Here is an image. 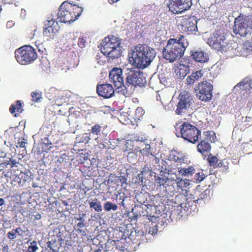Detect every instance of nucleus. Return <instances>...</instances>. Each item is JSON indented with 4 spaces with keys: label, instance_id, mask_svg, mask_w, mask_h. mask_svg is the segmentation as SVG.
Wrapping results in <instances>:
<instances>
[{
    "label": "nucleus",
    "instance_id": "nucleus-11",
    "mask_svg": "<svg viewBox=\"0 0 252 252\" xmlns=\"http://www.w3.org/2000/svg\"><path fill=\"white\" fill-rule=\"evenodd\" d=\"M146 84V79L143 72L130 69L126 74V87H143Z\"/></svg>",
    "mask_w": 252,
    "mask_h": 252
},
{
    "label": "nucleus",
    "instance_id": "nucleus-12",
    "mask_svg": "<svg viewBox=\"0 0 252 252\" xmlns=\"http://www.w3.org/2000/svg\"><path fill=\"white\" fill-rule=\"evenodd\" d=\"M179 102L177 105L175 111L178 115H181L185 113L191 106L192 101V96L188 92L186 91L180 93L179 97Z\"/></svg>",
    "mask_w": 252,
    "mask_h": 252
},
{
    "label": "nucleus",
    "instance_id": "nucleus-36",
    "mask_svg": "<svg viewBox=\"0 0 252 252\" xmlns=\"http://www.w3.org/2000/svg\"><path fill=\"white\" fill-rule=\"evenodd\" d=\"M207 160L209 165L211 166H215L218 162V159L216 156H213L212 154H209L207 158Z\"/></svg>",
    "mask_w": 252,
    "mask_h": 252
},
{
    "label": "nucleus",
    "instance_id": "nucleus-27",
    "mask_svg": "<svg viewBox=\"0 0 252 252\" xmlns=\"http://www.w3.org/2000/svg\"><path fill=\"white\" fill-rule=\"evenodd\" d=\"M140 152L143 156H155V153L151 150V146L149 144L146 145L145 148L141 150Z\"/></svg>",
    "mask_w": 252,
    "mask_h": 252
},
{
    "label": "nucleus",
    "instance_id": "nucleus-33",
    "mask_svg": "<svg viewBox=\"0 0 252 252\" xmlns=\"http://www.w3.org/2000/svg\"><path fill=\"white\" fill-rule=\"evenodd\" d=\"M217 167L221 168L223 171L227 172L229 168V162L226 159L221 160L217 164Z\"/></svg>",
    "mask_w": 252,
    "mask_h": 252
},
{
    "label": "nucleus",
    "instance_id": "nucleus-47",
    "mask_svg": "<svg viewBox=\"0 0 252 252\" xmlns=\"http://www.w3.org/2000/svg\"><path fill=\"white\" fill-rule=\"evenodd\" d=\"M11 171H12L11 170H7L6 171H3L2 175L6 179L11 178L12 175Z\"/></svg>",
    "mask_w": 252,
    "mask_h": 252
},
{
    "label": "nucleus",
    "instance_id": "nucleus-62",
    "mask_svg": "<svg viewBox=\"0 0 252 252\" xmlns=\"http://www.w3.org/2000/svg\"><path fill=\"white\" fill-rule=\"evenodd\" d=\"M54 232H59V234L61 233L60 231V229H59L58 228H55L54 229Z\"/></svg>",
    "mask_w": 252,
    "mask_h": 252
},
{
    "label": "nucleus",
    "instance_id": "nucleus-45",
    "mask_svg": "<svg viewBox=\"0 0 252 252\" xmlns=\"http://www.w3.org/2000/svg\"><path fill=\"white\" fill-rule=\"evenodd\" d=\"M85 222H79L76 225V227L77 228V231L80 233H82L83 230L81 228H83L85 226Z\"/></svg>",
    "mask_w": 252,
    "mask_h": 252
},
{
    "label": "nucleus",
    "instance_id": "nucleus-40",
    "mask_svg": "<svg viewBox=\"0 0 252 252\" xmlns=\"http://www.w3.org/2000/svg\"><path fill=\"white\" fill-rule=\"evenodd\" d=\"M38 249L37 246V242L35 241H33L30 243V245L28 247V251L29 252H35Z\"/></svg>",
    "mask_w": 252,
    "mask_h": 252
},
{
    "label": "nucleus",
    "instance_id": "nucleus-38",
    "mask_svg": "<svg viewBox=\"0 0 252 252\" xmlns=\"http://www.w3.org/2000/svg\"><path fill=\"white\" fill-rule=\"evenodd\" d=\"M101 126L98 124H95L91 127V132L93 134L98 135L100 134Z\"/></svg>",
    "mask_w": 252,
    "mask_h": 252
},
{
    "label": "nucleus",
    "instance_id": "nucleus-2",
    "mask_svg": "<svg viewBox=\"0 0 252 252\" xmlns=\"http://www.w3.org/2000/svg\"><path fill=\"white\" fill-rule=\"evenodd\" d=\"M156 55L154 48L146 44H138L132 53L133 64L138 68H145L151 63Z\"/></svg>",
    "mask_w": 252,
    "mask_h": 252
},
{
    "label": "nucleus",
    "instance_id": "nucleus-32",
    "mask_svg": "<svg viewBox=\"0 0 252 252\" xmlns=\"http://www.w3.org/2000/svg\"><path fill=\"white\" fill-rule=\"evenodd\" d=\"M32 101L34 102H40L42 99V93L40 92H32L31 93Z\"/></svg>",
    "mask_w": 252,
    "mask_h": 252
},
{
    "label": "nucleus",
    "instance_id": "nucleus-61",
    "mask_svg": "<svg viewBox=\"0 0 252 252\" xmlns=\"http://www.w3.org/2000/svg\"><path fill=\"white\" fill-rule=\"evenodd\" d=\"M120 205L124 207H125V204L124 203V199H123L122 201L120 203Z\"/></svg>",
    "mask_w": 252,
    "mask_h": 252
},
{
    "label": "nucleus",
    "instance_id": "nucleus-57",
    "mask_svg": "<svg viewBox=\"0 0 252 252\" xmlns=\"http://www.w3.org/2000/svg\"><path fill=\"white\" fill-rule=\"evenodd\" d=\"M116 177L115 174H110L109 176V179L115 178Z\"/></svg>",
    "mask_w": 252,
    "mask_h": 252
},
{
    "label": "nucleus",
    "instance_id": "nucleus-49",
    "mask_svg": "<svg viewBox=\"0 0 252 252\" xmlns=\"http://www.w3.org/2000/svg\"><path fill=\"white\" fill-rule=\"evenodd\" d=\"M85 214H80L79 217L75 218V219L79 221V222H85V220L84 219V217H85Z\"/></svg>",
    "mask_w": 252,
    "mask_h": 252
},
{
    "label": "nucleus",
    "instance_id": "nucleus-5",
    "mask_svg": "<svg viewBox=\"0 0 252 252\" xmlns=\"http://www.w3.org/2000/svg\"><path fill=\"white\" fill-rule=\"evenodd\" d=\"M176 131V135L178 137H181L192 144H195L198 141L201 134L200 130L188 122L183 123Z\"/></svg>",
    "mask_w": 252,
    "mask_h": 252
},
{
    "label": "nucleus",
    "instance_id": "nucleus-52",
    "mask_svg": "<svg viewBox=\"0 0 252 252\" xmlns=\"http://www.w3.org/2000/svg\"><path fill=\"white\" fill-rule=\"evenodd\" d=\"M44 145H45V146L46 147H47V148H45V149H44V151H45V152H47V151H49V150H50V149H51V148H52V147H51V146H50L49 147H48V146H49V145H51V142H50V143H46V144H45H45H44Z\"/></svg>",
    "mask_w": 252,
    "mask_h": 252
},
{
    "label": "nucleus",
    "instance_id": "nucleus-39",
    "mask_svg": "<svg viewBox=\"0 0 252 252\" xmlns=\"http://www.w3.org/2000/svg\"><path fill=\"white\" fill-rule=\"evenodd\" d=\"M205 178V176L202 171L198 172L195 174L194 179L196 182L200 183Z\"/></svg>",
    "mask_w": 252,
    "mask_h": 252
},
{
    "label": "nucleus",
    "instance_id": "nucleus-26",
    "mask_svg": "<svg viewBox=\"0 0 252 252\" xmlns=\"http://www.w3.org/2000/svg\"><path fill=\"white\" fill-rule=\"evenodd\" d=\"M90 208H93L96 212H101L102 211V207L101 203L97 200V199L93 200L92 202L89 203Z\"/></svg>",
    "mask_w": 252,
    "mask_h": 252
},
{
    "label": "nucleus",
    "instance_id": "nucleus-29",
    "mask_svg": "<svg viewBox=\"0 0 252 252\" xmlns=\"http://www.w3.org/2000/svg\"><path fill=\"white\" fill-rule=\"evenodd\" d=\"M210 190L208 189H206L205 190H204L203 192H202L200 195L199 198H198L197 199H195L194 197H193V202H196L199 200L201 199H207L210 198Z\"/></svg>",
    "mask_w": 252,
    "mask_h": 252
},
{
    "label": "nucleus",
    "instance_id": "nucleus-55",
    "mask_svg": "<svg viewBox=\"0 0 252 252\" xmlns=\"http://www.w3.org/2000/svg\"><path fill=\"white\" fill-rule=\"evenodd\" d=\"M14 181L15 182H17L18 183H21V179L19 177H17V176H16L15 178L14 179Z\"/></svg>",
    "mask_w": 252,
    "mask_h": 252
},
{
    "label": "nucleus",
    "instance_id": "nucleus-44",
    "mask_svg": "<svg viewBox=\"0 0 252 252\" xmlns=\"http://www.w3.org/2000/svg\"><path fill=\"white\" fill-rule=\"evenodd\" d=\"M85 43L86 41L83 37H79L78 42V45L79 47L82 48L85 47Z\"/></svg>",
    "mask_w": 252,
    "mask_h": 252
},
{
    "label": "nucleus",
    "instance_id": "nucleus-21",
    "mask_svg": "<svg viewBox=\"0 0 252 252\" xmlns=\"http://www.w3.org/2000/svg\"><path fill=\"white\" fill-rule=\"evenodd\" d=\"M9 111L14 117H17L19 114L23 111L21 101L17 100L14 103L12 104L9 108Z\"/></svg>",
    "mask_w": 252,
    "mask_h": 252
},
{
    "label": "nucleus",
    "instance_id": "nucleus-41",
    "mask_svg": "<svg viewBox=\"0 0 252 252\" xmlns=\"http://www.w3.org/2000/svg\"><path fill=\"white\" fill-rule=\"evenodd\" d=\"M243 48L250 51H252V42L249 41H246L243 43Z\"/></svg>",
    "mask_w": 252,
    "mask_h": 252
},
{
    "label": "nucleus",
    "instance_id": "nucleus-34",
    "mask_svg": "<svg viewBox=\"0 0 252 252\" xmlns=\"http://www.w3.org/2000/svg\"><path fill=\"white\" fill-rule=\"evenodd\" d=\"M103 207L105 211H110L111 210L116 211L117 210L118 206L115 204H113L111 202L108 201L104 204Z\"/></svg>",
    "mask_w": 252,
    "mask_h": 252
},
{
    "label": "nucleus",
    "instance_id": "nucleus-4",
    "mask_svg": "<svg viewBox=\"0 0 252 252\" xmlns=\"http://www.w3.org/2000/svg\"><path fill=\"white\" fill-rule=\"evenodd\" d=\"M121 39L113 35L105 37L101 43L102 53L112 59L120 57L122 54L120 49Z\"/></svg>",
    "mask_w": 252,
    "mask_h": 252
},
{
    "label": "nucleus",
    "instance_id": "nucleus-37",
    "mask_svg": "<svg viewBox=\"0 0 252 252\" xmlns=\"http://www.w3.org/2000/svg\"><path fill=\"white\" fill-rule=\"evenodd\" d=\"M248 77L244 78L241 82L237 84V86L240 87V89L243 90H249L250 88L248 87Z\"/></svg>",
    "mask_w": 252,
    "mask_h": 252
},
{
    "label": "nucleus",
    "instance_id": "nucleus-15",
    "mask_svg": "<svg viewBox=\"0 0 252 252\" xmlns=\"http://www.w3.org/2000/svg\"><path fill=\"white\" fill-rule=\"evenodd\" d=\"M96 92L98 95L104 98H109L113 96L115 91L111 84L105 83L97 85Z\"/></svg>",
    "mask_w": 252,
    "mask_h": 252
},
{
    "label": "nucleus",
    "instance_id": "nucleus-1",
    "mask_svg": "<svg viewBox=\"0 0 252 252\" xmlns=\"http://www.w3.org/2000/svg\"><path fill=\"white\" fill-rule=\"evenodd\" d=\"M189 45L188 39L183 35H179L176 38H170L162 50L163 56L165 60L173 63L183 56Z\"/></svg>",
    "mask_w": 252,
    "mask_h": 252
},
{
    "label": "nucleus",
    "instance_id": "nucleus-7",
    "mask_svg": "<svg viewBox=\"0 0 252 252\" xmlns=\"http://www.w3.org/2000/svg\"><path fill=\"white\" fill-rule=\"evenodd\" d=\"M109 80L110 82L113 83L116 90L118 93L125 96L126 97L130 96L132 93V91L128 90L125 86L124 79L123 76L122 69L118 67L113 68L109 72Z\"/></svg>",
    "mask_w": 252,
    "mask_h": 252
},
{
    "label": "nucleus",
    "instance_id": "nucleus-24",
    "mask_svg": "<svg viewBox=\"0 0 252 252\" xmlns=\"http://www.w3.org/2000/svg\"><path fill=\"white\" fill-rule=\"evenodd\" d=\"M195 171L194 167L192 166H189L187 168H179V174L182 176H192Z\"/></svg>",
    "mask_w": 252,
    "mask_h": 252
},
{
    "label": "nucleus",
    "instance_id": "nucleus-17",
    "mask_svg": "<svg viewBox=\"0 0 252 252\" xmlns=\"http://www.w3.org/2000/svg\"><path fill=\"white\" fill-rule=\"evenodd\" d=\"M190 57L196 62L204 63L209 60L207 53L201 50H191L190 52Z\"/></svg>",
    "mask_w": 252,
    "mask_h": 252
},
{
    "label": "nucleus",
    "instance_id": "nucleus-59",
    "mask_svg": "<svg viewBox=\"0 0 252 252\" xmlns=\"http://www.w3.org/2000/svg\"><path fill=\"white\" fill-rule=\"evenodd\" d=\"M161 169L162 170L164 171V172L165 173H166V172L169 171V170L168 169H167L166 167H165V168H164L163 166H161Z\"/></svg>",
    "mask_w": 252,
    "mask_h": 252
},
{
    "label": "nucleus",
    "instance_id": "nucleus-63",
    "mask_svg": "<svg viewBox=\"0 0 252 252\" xmlns=\"http://www.w3.org/2000/svg\"><path fill=\"white\" fill-rule=\"evenodd\" d=\"M119 0H109L110 2H117Z\"/></svg>",
    "mask_w": 252,
    "mask_h": 252
},
{
    "label": "nucleus",
    "instance_id": "nucleus-16",
    "mask_svg": "<svg viewBox=\"0 0 252 252\" xmlns=\"http://www.w3.org/2000/svg\"><path fill=\"white\" fill-rule=\"evenodd\" d=\"M167 6L169 11L175 14H181L189 9L178 0H169Z\"/></svg>",
    "mask_w": 252,
    "mask_h": 252
},
{
    "label": "nucleus",
    "instance_id": "nucleus-9",
    "mask_svg": "<svg viewBox=\"0 0 252 252\" xmlns=\"http://www.w3.org/2000/svg\"><path fill=\"white\" fill-rule=\"evenodd\" d=\"M234 32L241 36H246L252 32V20L247 16L240 15L235 18Z\"/></svg>",
    "mask_w": 252,
    "mask_h": 252
},
{
    "label": "nucleus",
    "instance_id": "nucleus-18",
    "mask_svg": "<svg viewBox=\"0 0 252 252\" xmlns=\"http://www.w3.org/2000/svg\"><path fill=\"white\" fill-rule=\"evenodd\" d=\"M198 141V143L197 146V151L202 155H208L211 150L210 144L205 139H200Z\"/></svg>",
    "mask_w": 252,
    "mask_h": 252
},
{
    "label": "nucleus",
    "instance_id": "nucleus-64",
    "mask_svg": "<svg viewBox=\"0 0 252 252\" xmlns=\"http://www.w3.org/2000/svg\"><path fill=\"white\" fill-rule=\"evenodd\" d=\"M138 217H139L138 215H134V217L135 218L134 219L136 220L138 218Z\"/></svg>",
    "mask_w": 252,
    "mask_h": 252
},
{
    "label": "nucleus",
    "instance_id": "nucleus-54",
    "mask_svg": "<svg viewBox=\"0 0 252 252\" xmlns=\"http://www.w3.org/2000/svg\"><path fill=\"white\" fill-rule=\"evenodd\" d=\"M19 147L20 148H24L25 147L26 142L24 141H22L21 142H19Z\"/></svg>",
    "mask_w": 252,
    "mask_h": 252
},
{
    "label": "nucleus",
    "instance_id": "nucleus-46",
    "mask_svg": "<svg viewBox=\"0 0 252 252\" xmlns=\"http://www.w3.org/2000/svg\"><path fill=\"white\" fill-rule=\"evenodd\" d=\"M8 161H9V165H10V167L11 168L13 167L14 166L17 167V164L19 163L18 162H17L16 159H13L12 158H10L9 159V160H8Z\"/></svg>",
    "mask_w": 252,
    "mask_h": 252
},
{
    "label": "nucleus",
    "instance_id": "nucleus-35",
    "mask_svg": "<svg viewBox=\"0 0 252 252\" xmlns=\"http://www.w3.org/2000/svg\"><path fill=\"white\" fill-rule=\"evenodd\" d=\"M242 128L244 129L248 128L251 125H252V117H242Z\"/></svg>",
    "mask_w": 252,
    "mask_h": 252
},
{
    "label": "nucleus",
    "instance_id": "nucleus-53",
    "mask_svg": "<svg viewBox=\"0 0 252 252\" xmlns=\"http://www.w3.org/2000/svg\"><path fill=\"white\" fill-rule=\"evenodd\" d=\"M248 80H248V83L249 84L248 87H249L250 89H252V79H251L250 78L248 77Z\"/></svg>",
    "mask_w": 252,
    "mask_h": 252
},
{
    "label": "nucleus",
    "instance_id": "nucleus-31",
    "mask_svg": "<svg viewBox=\"0 0 252 252\" xmlns=\"http://www.w3.org/2000/svg\"><path fill=\"white\" fill-rule=\"evenodd\" d=\"M204 135L205 136L207 141L209 140L211 142H215L216 139V133L213 131H206L204 132Z\"/></svg>",
    "mask_w": 252,
    "mask_h": 252
},
{
    "label": "nucleus",
    "instance_id": "nucleus-10",
    "mask_svg": "<svg viewBox=\"0 0 252 252\" xmlns=\"http://www.w3.org/2000/svg\"><path fill=\"white\" fill-rule=\"evenodd\" d=\"M213 85L207 81H201L194 88L196 97L204 102L210 101L213 97Z\"/></svg>",
    "mask_w": 252,
    "mask_h": 252
},
{
    "label": "nucleus",
    "instance_id": "nucleus-60",
    "mask_svg": "<svg viewBox=\"0 0 252 252\" xmlns=\"http://www.w3.org/2000/svg\"><path fill=\"white\" fill-rule=\"evenodd\" d=\"M35 217L36 220H39L41 218V215L39 214H37Z\"/></svg>",
    "mask_w": 252,
    "mask_h": 252
},
{
    "label": "nucleus",
    "instance_id": "nucleus-14",
    "mask_svg": "<svg viewBox=\"0 0 252 252\" xmlns=\"http://www.w3.org/2000/svg\"><path fill=\"white\" fill-rule=\"evenodd\" d=\"M180 26L181 30L188 34H195L197 31V21L191 17L183 18Z\"/></svg>",
    "mask_w": 252,
    "mask_h": 252
},
{
    "label": "nucleus",
    "instance_id": "nucleus-43",
    "mask_svg": "<svg viewBox=\"0 0 252 252\" xmlns=\"http://www.w3.org/2000/svg\"><path fill=\"white\" fill-rule=\"evenodd\" d=\"M149 167L146 166L143 167L142 170L138 174V178L142 179L144 174L146 173L148 174L149 172Z\"/></svg>",
    "mask_w": 252,
    "mask_h": 252
},
{
    "label": "nucleus",
    "instance_id": "nucleus-28",
    "mask_svg": "<svg viewBox=\"0 0 252 252\" xmlns=\"http://www.w3.org/2000/svg\"><path fill=\"white\" fill-rule=\"evenodd\" d=\"M145 113L144 109L141 107H138L135 111L133 119L135 121L140 120Z\"/></svg>",
    "mask_w": 252,
    "mask_h": 252
},
{
    "label": "nucleus",
    "instance_id": "nucleus-8",
    "mask_svg": "<svg viewBox=\"0 0 252 252\" xmlns=\"http://www.w3.org/2000/svg\"><path fill=\"white\" fill-rule=\"evenodd\" d=\"M15 58L21 64H30L37 58L35 50L30 45L23 46L15 51Z\"/></svg>",
    "mask_w": 252,
    "mask_h": 252
},
{
    "label": "nucleus",
    "instance_id": "nucleus-58",
    "mask_svg": "<svg viewBox=\"0 0 252 252\" xmlns=\"http://www.w3.org/2000/svg\"><path fill=\"white\" fill-rule=\"evenodd\" d=\"M4 204V200L3 198H0V206H2Z\"/></svg>",
    "mask_w": 252,
    "mask_h": 252
},
{
    "label": "nucleus",
    "instance_id": "nucleus-50",
    "mask_svg": "<svg viewBox=\"0 0 252 252\" xmlns=\"http://www.w3.org/2000/svg\"><path fill=\"white\" fill-rule=\"evenodd\" d=\"M118 180L122 184H126V179L125 176H120L118 177Z\"/></svg>",
    "mask_w": 252,
    "mask_h": 252
},
{
    "label": "nucleus",
    "instance_id": "nucleus-48",
    "mask_svg": "<svg viewBox=\"0 0 252 252\" xmlns=\"http://www.w3.org/2000/svg\"><path fill=\"white\" fill-rule=\"evenodd\" d=\"M9 161L6 160L0 163V171H1L3 168L7 167V165H9Z\"/></svg>",
    "mask_w": 252,
    "mask_h": 252
},
{
    "label": "nucleus",
    "instance_id": "nucleus-42",
    "mask_svg": "<svg viewBox=\"0 0 252 252\" xmlns=\"http://www.w3.org/2000/svg\"><path fill=\"white\" fill-rule=\"evenodd\" d=\"M7 237L10 240H13L17 237V233L13 229L11 231L7 233Z\"/></svg>",
    "mask_w": 252,
    "mask_h": 252
},
{
    "label": "nucleus",
    "instance_id": "nucleus-13",
    "mask_svg": "<svg viewBox=\"0 0 252 252\" xmlns=\"http://www.w3.org/2000/svg\"><path fill=\"white\" fill-rule=\"evenodd\" d=\"M59 29L60 26L57 21L53 19H48L44 21L43 34L45 36L53 39Z\"/></svg>",
    "mask_w": 252,
    "mask_h": 252
},
{
    "label": "nucleus",
    "instance_id": "nucleus-25",
    "mask_svg": "<svg viewBox=\"0 0 252 252\" xmlns=\"http://www.w3.org/2000/svg\"><path fill=\"white\" fill-rule=\"evenodd\" d=\"M175 181V185H177V188L181 189L182 190H183L184 188H187L190 185L189 180L187 179H181L180 178H177V180Z\"/></svg>",
    "mask_w": 252,
    "mask_h": 252
},
{
    "label": "nucleus",
    "instance_id": "nucleus-6",
    "mask_svg": "<svg viewBox=\"0 0 252 252\" xmlns=\"http://www.w3.org/2000/svg\"><path fill=\"white\" fill-rule=\"evenodd\" d=\"M208 44L213 48L221 52H233L235 43L229 42L223 33L214 32L208 39Z\"/></svg>",
    "mask_w": 252,
    "mask_h": 252
},
{
    "label": "nucleus",
    "instance_id": "nucleus-19",
    "mask_svg": "<svg viewBox=\"0 0 252 252\" xmlns=\"http://www.w3.org/2000/svg\"><path fill=\"white\" fill-rule=\"evenodd\" d=\"M204 71L202 69H200L192 72L190 75H189L186 78L187 85L190 86L200 80L203 76Z\"/></svg>",
    "mask_w": 252,
    "mask_h": 252
},
{
    "label": "nucleus",
    "instance_id": "nucleus-30",
    "mask_svg": "<svg viewBox=\"0 0 252 252\" xmlns=\"http://www.w3.org/2000/svg\"><path fill=\"white\" fill-rule=\"evenodd\" d=\"M158 231V228L157 224H154L153 223L151 225H147L146 229V232L152 235L157 234Z\"/></svg>",
    "mask_w": 252,
    "mask_h": 252
},
{
    "label": "nucleus",
    "instance_id": "nucleus-51",
    "mask_svg": "<svg viewBox=\"0 0 252 252\" xmlns=\"http://www.w3.org/2000/svg\"><path fill=\"white\" fill-rule=\"evenodd\" d=\"M14 231H15V232L18 234L19 236H21L22 235V233H20V232H22V230L21 229V228L20 227H17V228L16 229H13Z\"/></svg>",
    "mask_w": 252,
    "mask_h": 252
},
{
    "label": "nucleus",
    "instance_id": "nucleus-23",
    "mask_svg": "<svg viewBox=\"0 0 252 252\" xmlns=\"http://www.w3.org/2000/svg\"><path fill=\"white\" fill-rule=\"evenodd\" d=\"M156 180L158 181V182L157 183L158 186H163L165 188H170L171 186H173L174 185H175L176 182L175 180L168 178L164 179L158 177ZM168 189L170 190L171 191H173L170 188H169Z\"/></svg>",
    "mask_w": 252,
    "mask_h": 252
},
{
    "label": "nucleus",
    "instance_id": "nucleus-3",
    "mask_svg": "<svg viewBox=\"0 0 252 252\" xmlns=\"http://www.w3.org/2000/svg\"><path fill=\"white\" fill-rule=\"evenodd\" d=\"M82 11L81 7L64 1L60 6L58 19L61 23H70L75 21L81 15Z\"/></svg>",
    "mask_w": 252,
    "mask_h": 252
},
{
    "label": "nucleus",
    "instance_id": "nucleus-56",
    "mask_svg": "<svg viewBox=\"0 0 252 252\" xmlns=\"http://www.w3.org/2000/svg\"><path fill=\"white\" fill-rule=\"evenodd\" d=\"M39 46H40L39 45L37 46V48L38 49V51L39 52H41L43 53L44 52V51L45 50V49L43 48L42 47V48H40Z\"/></svg>",
    "mask_w": 252,
    "mask_h": 252
},
{
    "label": "nucleus",
    "instance_id": "nucleus-22",
    "mask_svg": "<svg viewBox=\"0 0 252 252\" xmlns=\"http://www.w3.org/2000/svg\"><path fill=\"white\" fill-rule=\"evenodd\" d=\"M172 159L175 162L180 164L188 163V158L184 154L177 151L172 152Z\"/></svg>",
    "mask_w": 252,
    "mask_h": 252
},
{
    "label": "nucleus",
    "instance_id": "nucleus-20",
    "mask_svg": "<svg viewBox=\"0 0 252 252\" xmlns=\"http://www.w3.org/2000/svg\"><path fill=\"white\" fill-rule=\"evenodd\" d=\"M174 72L177 78H184L189 72V67L188 65L179 63L175 67Z\"/></svg>",
    "mask_w": 252,
    "mask_h": 252
}]
</instances>
